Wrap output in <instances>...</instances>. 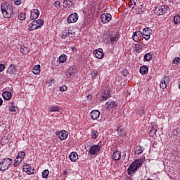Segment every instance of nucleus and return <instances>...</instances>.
<instances>
[{
	"label": "nucleus",
	"mask_w": 180,
	"mask_h": 180,
	"mask_svg": "<svg viewBox=\"0 0 180 180\" xmlns=\"http://www.w3.org/2000/svg\"><path fill=\"white\" fill-rule=\"evenodd\" d=\"M1 12L4 18H7L9 19L12 14L13 13V8L11 4L8 3H4L1 4Z\"/></svg>",
	"instance_id": "obj_1"
},
{
	"label": "nucleus",
	"mask_w": 180,
	"mask_h": 180,
	"mask_svg": "<svg viewBox=\"0 0 180 180\" xmlns=\"http://www.w3.org/2000/svg\"><path fill=\"white\" fill-rule=\"evenodd\" d=\"M141 165H143L141 160H136L127 169L128 175H134V174H136V171H137Z\"/></svg>",
	"instance_id": "obj_2"
},
{
	"label": "nucleus",
	"mask_w": 180,
	"mask_h": 180,
	"mask_svg": "<svg viewBox=\"0 0 180 180\" xmlns=\"http://www.w3.org/2000/svg\"><path fill=\"white\" fill-rule=\"evenodd\" d=\"M12 162V159L9 158H4L2 161H0V171H6L11 167Z\"/></svg>",
	"instance_id": "obj_3"
},
{
	"label": "nucleus",
	"mask_w": 180,
	"mask_h": 180,
	"mask_svg": "<svg viewBox=\"0 0 180 180\" xmlns=\"http://www.w3.org/2000/svg\"><path fill=\"white\" fill-rule=\"evenodd\" d=\"M166 11H168V6L165 5V6H158L155 9V13L158 16H160L161 15H164Z\"/></svg>",
	"instance_id": "obj_4"
},
{
	"label": "nucleus",
	"mask_w": 180,
	"mask_h": 180,
	"mask_svg": "<svg viewBox=\"0 0 180 180\" xmlns=\"http://www.w3.org/2000/svg\"><path fill=\"white\" fill-rule=\"evenodd\" d=\"M153 34V30L150 27L144 28L141 34L145 40H150V37Z\"/></svg>",
	"instance_id": "obj_5"
},
{
	"label": "nucleus",
	"mask_w": 180,
	"mask_h": 180,
	"mask_svg": "<svg viewBox=\"0 0 180 180\" xmlns=\"http://www.w3.org/2000/svg\"><path fill=\"white\" fill-rule=\"evenodd\" d=\"M100 150H101V146L99 145L90 146L89 149V154H90L91 155H96V154L99 153Z\"/></svg>",
	"instance_id": "obj_6"
},
{
	"label": "nucleus",
	"mask_w": 180,
	"mask_h": 180,
	"mask_svg": "<svg viewBox=\"0 0 180 180\" xmlns=\"http://www.w3.org/2000/svg\"><path fill=\"white\" fill-rule=\"evenodd\" d=\"M56 135L58 136L60 140L63 141L66 140L67 137H68V132L65 130H62L60 131H57Z\"/></svg>",
	"instance_id": "obj_7"
},
{
	"label": "nucleus",
	"mask_w": 180,
	"mask_h": 180,
	"mask_svg": "<svg viewBox=\"0 0 180 180\" xmlns=\"http://www.w3.org/2000/svg\"><path fill=\"white\" fill-rule=\"evenodd\" d=\"M75 34L74 32H70V30L68 28H65L62 31V35L61 37L62 39H66V37H72Z\"/></svg>",
	"instance_id": "obj_8"
},
{
	"label": "nucleus",
	"mask_w": 180,
	"mask_h": 180,
	"mask_svg": "<svg viewBox=\"0 0 180 180\" xmlns=\"http://www.w3.org/2000/svg\"><path fill=\"white\" fill-rule=\"evenodd\" d=\"M111 19H112V15L109 13H106V14L103 13L101 16V21L102 22V23H109Z\"/></svg>",
	"instance_id": "obj_9"
},
{
	"label": "nucleus",
	"mask_w": 180,
	"mask_h": 180,
	"mask_svg": "<svg viewBox=\"0 0 180 180\" xmlns=\"http://www.w3.org/2000/svg\"><path fill=\"white\" fill-rule=\"evenodd\" d=\"M22 171H24V172H26L27 175H32V174H34V169L32 168V166H30V165H24Z\"/></svg>",
	"instance_id": "obj_10"
},
{
	"label": "nucleus",
	"mask_w": 180,
	"mask_h": 180,
	"mask_svg": "<svg viewBox=\"0 0 180 180\" xmlns=\"http://www.w3.org/2000/svg\"><path fill=\"white\" fill-rule=\"evenodd\" d=\"M67 20L68 23H75L78 20V14L77 13L70 14L67 18Z\"/></svg>",
	"instance_id": "obj_11"
},
{
	"label": "nucleus",
	"mask_w": 180,
	"mask_h": 180,
	"mask_svg": "<svg viewBox=\"0 0 180 180\" xmlns=\"http://www.w3.org/2000/svg\"><path fill=\"white\" fill-rule=\"evenodd\" d=\"M94 54L96 58L98 60H102L105 54L103 53V49H98L94 51Z\"/></svg>",
	"instance_id": "obj_12"
},
{
	"label": "nucleus",
	"mask_w": 180,
	"mask_h": 180,
	"mask_svg": "<svg viewBox=\"0 0 180 180\" xmlns=\"http://www.w3.org/2000/svg\"><path fill=\"white\" fill-rule=\"evenodd\" d=\"M169 84V77L165 76L162 79L160 86L162 89H165L167 88V85Z\"/></svg>",
	"instance_id": "obj_13"
},
{
	"label": "nucleus",
	"mask_w": 180,
	"mask_h": 180,
	"mask_svg": "<svg viewBox=\"0 0 180 180\" xmlns=\"http://www.w3.org/2000/svg\"><path fill=\"white\" fill-rule=\"evenodd\" d=\"M40 15V11H39L38 9H33L31 11V14H30V19L32 20H34L39 18Z\"/></svg>",
	"instance_id": "obj_14"
},
{
	"label": "nucleus",
	"mask_w": 180,
	"mask_h": 180,
	"mask_svg": "<svg viewBox=\"0 0 180 180\" xmlns=\"http://www.w3.org/2000/svg\"><path fill=\"white\" fill-rule=\"evenodd\" d=\"M90 115L92 120H98L99 116H101V112L98 110H94L91 112Z\"/></svg>",
	"instance_id": "obj_15"
},
{
	"label": "nucleus",
	"mask_w": 180,
	"mask_h": 180,
	"mask_svg": "<svg viewBox=\"0 0 180 180\" xmlns=\"http://www.w3.org/2000/svg\"><path fill=\"white\" fill-rule=\"evenodd\" d=\"M7 73L11 77H15L16 75V68L15 65H11L7 70Z\"/></svg>",
	"instance_id": "obj_16"
},
{
	"label": "nucleus",
	"mask_w": 180,
	"mask_h": 180,
	"mask_svg": "<svg viewBox=\"0 0 180 180\" xmlns=\"http://www.w3.org/2000/svg\"><path fill=\"white\" fill-rule=\"evenodd\" d=\"M120 158H122V153L119 150L114 151L112 155V159L115 160V161H119Z\"/></svg>",
	"instance_id": "obj_17"
},
{
	"label": "nucleus",
	"mask_w": 180,
	"mask_h": 180,
	"mask_svg": "<svg viewBox=\"0 0 180 180\" xmlns=\"http://www.w3.org/2000/svg\"><path fill=\"white\" fill-rule=\"evenodd\" d=\"M157 130H158V127L156 124H153L151 129L149 131V136L154 137V136L157 134Z\"/></svg>",
	"instance_id": "obj_18"
},
{
	"label": "nucleus",
	"mask_w": 180,
	"mask_h": 180,
	"mask_svg": "<svg viewBox=\"0 0 180 180\" xmlns=\"http://www.w3.org/2000/svg\"><path fill=\"white\" fill-rule=\"evenodd\" d=\"M106 109H113V108H117V103L115 101H108L105 104Z\"/></svg>",
	"instance_id": "obj_19"
},
{
	"label": "nucleus",
	"mask_w": 180,
	"mask_h": 180,
	"mask_svg": "<svg viewBox=\"0 0 180 180\" xmlns=\"http://www.w3.org/2000/svg\"><path fill=\"white\" fill-rule=\"evenodd\" d=\"M69 158L70 161L75 162V161L78 160V153H77V152H72L69 155Z\"/></svg>",
	"instance_id": "obj_20"
},
{
	"label": "nucleus",
	"mask_w": 180,
	"mask_h": 180,
	"mask_svg": "<svg viewBox=\"0 0 180 180\" xmlns=\"http://www.w3.org/2000/svg\"><path fill=\"white\" fill-rule=\"evenodd\" d=\"M117 131L121 137H124V136L126 135V129H124L122 126L117 127Z\"/></svg>",
	"instance_id": "obj_21"
},
{
	"label": "nucleus",
	"mask_w": 180,
	"mask_h": 180,
	"mask_svg": "<svg viewBox=\"0 0 180 180\" xmlns=\"http://www.w3.org/2000/svg\"><path fill=\"white\" fill-rule=\"evenodd\" d=\"M2 95L5 101H9L12 98V93L10 91H4L3 92Z\"/></svg>",
	"instance_id": "obj_22"
},
{
	"label": "nucleus",
	"mask_w": 180,
	"mask_h": 180,
	"mask_svg": "<svg viewBox=\"0 0 180 180\" xmlns=\"http://www.w3.org/2000/svg\"><path fill=\"white\" fill-rule=\"evenodd\" d=\"M29 29L30 31L32 30H36V29H39V26H37V22H36L34 20L32 21L30 25H29Z\"/></svg>",
	"instance_id": "obj_23"
},
{
	"label": "nucleus",
	"mask_w": 180,
	"mask_h": 180,
	"mask_svg": "<svg viewBox=\"0 0 180 180\" xmlns=\"http://www.w3.org/2000/svg\"><path fill=\"white\" fill-rule=\"evenodd\" d=\"M72 6V1H71V0H65L63 1V8L70 9Z\"/></svg>",
	"instance_id": "obj_24"
},
{
	"label": "nucleus",
	"mask_w": 180,
	"mask_h": 180,
	"mask_svg": "<svg viewBox=\"0 0 180 180\" xmlns=\"http://www.w3.org/2000/svg\"><path fill=\"white\" fill-rule=\"evenodd\" d=\"M32 72L35 75H39L40 74V65H37L33 67Z\"/></svg>",
	"instance_id": "obj_25"
},
{
	"label": "nucleus",
	"mask_w": 180,
	"mask_h": 180,
	"mask_svg": "<svg viewBox=\"0 0 180 180\" xmlns=\"http://www.w3.org/2000/svg\"><path fill=\"white\" fill-rule=\"evenodd\" d=\"M91 136L93 140H96L99 136V132L96 130H92L91 132Z\"/></svg>",
	"instance_id": "obj_26"
},
{
	"label": "nucleus",
	"mask_w": 180,
	"mask_h": 180,
	"mask_svg": "<svg viewBox=\"0 0 180 180\" xmlns=\"http://www.w3.org/2000/svg\"><path fill=\"white\" fill-rule=\"evenodd\" d=\"M143 151H144V148L141 147V146H139L135 148L134 153L135 154L139 155V154H141Z\"/></svg>",
	"instance_id": "obj_27"
},
{
	"label": "nucleus",
	"mask_w": 180,
	"mask_h": 180,
	"mask_svg": "<svg viewBox=\"0 0 180 180\" xmlns=\"http://www.w3.org/2000/svg\"><path fill=\"white\" fill-rule=\"evenodd\" d=\"M139 71H140L141 74L146 75V74H147V72H148V68L146 65L141 66L140 68Z\"/></svg>",
	"instance_id": "obj_28"
},
{
	"label": "nucleus",
	"mask_w": 180,
	"mask_h": 180,
	"mask_svg": "<svg viewBox=\"0 0 180 180\" xmlns=\"http://www.w3.org/2000/svg\"><path fill=\"white\" fill-rule=\"evenodd\" d=\"M117 40H119V34L116 33L113 37H110V41L112 43V44H113V43H117Z\"/></svg>",
	"instance_id": "obj_29"
},
{
	"label": "nucleus",
	"mask_w": 180,
	"mask_h": 180,
	"mask_svg": "<svg viewBox=\"0 0 180 180\" xmlns=\"http://www.w3.org/2000/svg\"><path fill=\"white\" fill-rule=\"evenodd\" d=\"M110 97V91H104L103 95L102 96V101H106Z\"/></svg>",
	"instance_id": "obj_30"
},
{
	"label": "nucleus",
	"mask_w": 180,
	"mask_h": 180,
	"mask_svg": "<svg viewBox=\"0 0 180 180\" xmlns=\"http://www.w3.org/2000/svg\"><path fill=\"white\" fill-rule=\"evenodd\" d=\"M25 157H26V153L22 151L17 155L16 160H19V158L21 160H24Z\"/></svg>",
	"instance_id": "obj_31"
},
{
	"label": "nucleus",
	"mask_w": 180,
	"mask_h": 180,
	"mask_svg": "<svg viewBox=\"0 0 180 180\" xmlns=\"http://www.w3.org/2000/svg\"><path fill=\"white\" fill-rule=\"evenodd\" d=\"M34 21L37 22V26H38V29H39V27H41V26L44 25V21L41 19H39L37 20H34Z\"/></svg>",
	"instance_id": "obj_32"
},
{
	"label": "nucleus",
	"mask_w": 180,
	"mask_h": 180,
	"mask_svg": "<svg viewBox=\"0 0 180 180\" xmlns=\"http://www.w3.org/2000/svg\"><path fill=\"white\" fill-rule=\"evenodd\" d=\"M18 18L19 20H25V19H26V14L25 13H19Z\"/></svg>",
	"instance_id": "obj_33"
},
{
	"label": "nucleus",
	"mask_w": 180,
	"mask_h": 180,
	"mask_svg": "<svg viewBox=\"0 0 180 180\" xmlns=\"http://www.w3.org/2000/svg\"><path fill=\"white\" fill-rule=\"evenodd\" d=\"M58 60H59V63H65V61H67V56H65V55H61L60 57H59V58H58Z\"/></svg>",
	"instance_id": "obj_34"
},
{
	"label": "nucleus",
	"mask_w": 180,
	"mask_h": 180,
	"mask_svg": "<svg viewBox=\"0 0 180 180\" xmlns=\"http://www.w3.org/2000/svg\"><path fill=\"white\" fill-rule=\"evenodd\" d=\"M23 161V159H20V158H18V159H15L14 160V167H19V165H20V163Z\"/></svg>",
	"instance_id": "obj_35"
},
{
	"label": "nucleus",
	"mask_w": 180,
	"mask_h": 180,
	"mask_svg": "<svg viewBox=\"0 0 180 180\" xmlns=\"http://www.w3.org/2000/svg\"><path fill=\"white\" fill-rule=\"evenodd\" d=\"M60 108H58V106L57 105L50 107V108L49 109V112H58Z\"/></svg>",
	"instance_id": "obj_36"
},
{
	"label": "nucleus",
	"mask_w": 180,
	"mask_h": 180,
	"mask_svg": "<svg viewBox=\"0 0 180 180\" xmlns=\"http://www.w3.org/2000/svg\"><path fill=\"white\" fill-rule=\"evenodd\" d=\"M152 57H153V55L150 53H148L144 56V60L150 61V60H151Z\"/></svg>",
	"instance_id": "obj_37"
},
{
	"label": "nucleus",
	"mask_w": 180,
	"mask_h": 180,
	"mask_svg": "<svg viewBox=\"0 0 180 180\" xmlns=\"http://www.w3.org/2000/svg\"><path fill=\"white\" fill-rule=\"evenodd\" d=\"M174 23L175 25H178L179 23H180V16H179V15H174Z\"/></svg>",
	"instance_id": "obj_38"
},
{
	"label": "nucleus",
	"mask_w": 180,
	"mask_h": 180,
	"mask_svg": "<svg viewBox=\"0 0 180 180\" xmlns=\"http://www.w3.org/2000/svg\"><path fill=\"white\" fill-rule=\"evenodd\" d=\"M72 75H74V72L72 71V70L68 69V70L66 71V77H67L68 78H70V77H72Z\"/></svg>",
	"instance_id": "obj_39"
},
{
	"label": "nucleus",
	"mask_w": 180,
	"mask_h": 180,
	"mask_svg": "<svg viewBox=\"0 0 180 180\" xmlns=\"http://www.w3.org/2000/svg\"><path fill=\"white\" fill-rule=\"evenodd\" d=\"M145 11V8L143 7L138 8V9L136 11V15H141Z\"/></svg>",
	"instance_id": "obj_40"
},
{
	"label": "nucleus",
	"mask_w": 180,
	"mask_h": 180,
	"mask_svg": "<svg viewBox=\"0 0 180 180\" xmlns=\"http://www.w3.org/2000/svg\"><path fill=\"white\" fill-rule=\"evenodd\" d=\"M49 174H50V172H49V169H45L42 172V178H47L49 176Z\"/></svg>",
	"instance_id": "obj_41"
},
{
	"label": "nucleus",
	"mask_w": 180,
	"mask_h": 180,
	"mask_svg": "<svg viewBox=\"0 0 180 180\" xmlns=\"http://www.w3.org/2000/svg\"><path fill=\"white\" fill-rule=\"evenodd\" d=\"M135 50L139 53V51L141 50V45L139 44H135Z\"/></svg>",
	"instance_id": "obj_42"
},
{
	"label": "nucleus",
	"mask_w": 180,
	"mask_h": 180,
	"mask_svg": "<svg viewBox=\"0 0 180 180\" xmlns=\"http://www.w3.org/2000/svg\"><path fill=\"white\" fill-rule=\"evenodd\" d=\"M10 112H16L18 110V107L15 105H11L9 107Z\"/></svg>",
	"instance_id": "obj_43"
},
{
	"label": "nucleus",
	"mask_w": 180,
	"mask_h": 180,
	"mask_svg": "<svg viewBox=\"0 0 180 180\" xmlns=\"http://www.w3.org/2000/svg\"><path fill=\"white\" fill-rule=\"evenodd\" d=\"M172 63H173L174 64H179V63H180V58H179V57H176V58L173 60Z\"/></svg>",
	"instance_id": "obj_44"
},
{
	"label": "nucleus",
	"mask_w": 180,
	"mask_h": 180,
	"mask_svg": "<svg viewBox=\"0 0 180 180\" xmlns=\"http://www.w3.org/2000/svg\"><path fill=\"white\" fill-rule=\"evenodd\" d=\"M91 77L95 79L98 77V71H93L91 73Z\"/></svg>",
	"instance_id": "obj_45"
},
{
	"label": "nucleus",
	"mask_w": 180,
	"mask_h": 180,
	"mask_svg": "<svg viewBox=\"0 0 180 180\" xmlns=\"http://www.w3.org/2000/svg\"><path fill=\"white\" fill-rule=\"evenodd\" d=\"M59 89H60V92H64V91H67V87L65 85H63L59 87Z\"/></svg>",
	"instance_id": "obj_46"
},
{
	"label": "nucleus",
	"mask_w": 180,
	"mask_h": 180,
	"mask_svg": "<svg viewBox=\"0 0 180 180\" xmlns=\"http://www.w3.org/2000/svg\"><path fill=\"white\" fill-rule=\"evenodd\" d=\"M15 5H20L22 4V0H13Z\"/></svg>",
	"instance_id": "obj_47"
},
{
	"label": "nucleus",
	"mask_w": 180,
	"mask_h": 180,
	"mask_svg": "<svg viewBox=\"0 0 180 180\" xmlns=\"http://www.w3.org/2000/svg\"><path fill=\"white\" fill-rule=\"evenodd\" d=\"M133 36H136L137 37H139V36H141V32L140 31L135 32H134Z\"/></svg>",
	"instance_id": "obj_48"
},
{
	"label": "nucleus",
	"mask_w": 180,
	"mask_h": 180,
	"mask_svg": "<svg viewBox=\"0 0 180 180\" xmlns=\"http://www.w3.org/2000/svg\"><path fill=\"white\" fill-rule=\"evenodd\" d=\"M5 70V65L0 64V72H2Z\"/></svg>",
	"instance_id": "obj_49"
},
{
	"label": "nucleus",
	"mask_w": 180,
	"mask_h": 180,
	"mask_svg": "<svg viewBox=\"0 0 180 180\" xmlns=\"http://www.w3.org/2000/svg\"><path fill=\"white\" fill-rule=\"evenodd\" d=\"M55 8H60V1H57L54 4Z\"/></svg>",
	"instance_id": "obj_50"
},
{
	"label": "nucleus",
	"mask_w": 180,
	"mask_h": 180,
	"mask_svg": "<svg viewBox=\"0 0 180 180\" xmlns=\"http://www.w3.org/2000/svg\"><path fill=\"white\" fill-rule=\"evenodd\" d=\"M132 39H133V40H134V41H138V40H139V37L132 35Z\"/></svg>",
	"instance_id": "obj_51"
},
{
	"label": "nucleus",
	"mask_w": 180,
	"mask_h": 180,
	"mask_svg": "<svg viewBox=\"0 0 180 180\" xmlns=\"http://www.w3.org/2000/svg\"><path fill=\"white\" fill-rule=\"evenodd\" d=\"M20 53H22V54H27V51H25V49L21 48Z\"/></svg>",
	"instance_id": "obj_52"
},
{
	"label": "nucleus",
	"mask_w": 180,
	"mask_h": 180,
	"mask_svg": "<svg viewBox=\"0 0 180 180\" xmlns=\"http://www.w3.org/2000/svg\"><path fill=\"white\" fill-rule=\"evenodd\" d=\"M139 115H144V110L141 109L138 111Z\"/></svg>",
	"instance_id": "obj_53"
},
{
	"label": "nucleus",
	"mask_w": 180,
	"mask_h": 180,
	"mask_svg": "<svg viewBox=\"0 0 180 180\" xmlns=\"http://www.w3.org/2000/svg\"><path fill=\"white\" fill-rule=\"evenodd\" d=\"M134 6H136V1H134V4L129 6V8L134 9Z\"/></svg>",
	"instance_id": "obj_54"
},
{
	"label": "nucleus",
	"mask_w": 180,
	"mask_h": 180,
	"mask_svg": "<svg viewBox=\"0 0 180 180\" xmlns=\"http://www.w3.org/2000/svg\"><path fill=\"white\" fill-rule=\"evenodd\" d=\"M130 94H131L130 90H127V91H126V96H130Z\"/></svg>",
	"instance_id": "obj_55"
},
{
	"label": "nucleus",
	"mask_w": 180,
	"mask_h": 180,
	"mask_svg": "<svg viewBox=\"0 0 180 180\" xmlns=\"http://www.w3.org/2000/svg\"><path fill=\"white\" fill-rule=\"evenodd\" d=\"M3 103H4V100H2V98H0V106H2Z\"/></svg>",
	"instance_id": "obj_56"
},
{
	"label": "nucleus",
	"mask_w": 180,
	"mask_h": 180,
	"mask_svg": "<svg viewBox=\"0 0 180 180\" xmlns=\"http://www.w3.org/2000/svg\"><path fill=\"white\" fill-rule=\"evenodd\" d=\"M50 82H52L53 84H54V82H56V80L54 79H49Z\"/></svg>",
	"instance_id": "obj_57"
},
{
	"label": "nucleus",
	"mask_w": 180,
	"mask_h": 180,
	"mask_svg": "<svg viewBox=\"0 0 180 180\" xmlns=\"http://www.w3.org/2000/svg\"><path fill=\"white\" fill-rule=\"evenodd\" d=\"M53 84H54V83H52V82H51V83H46V84L48 85V86H53Z\"/></svg>",
	"instance_id": "obj_58"
},
{
	"label": "nucleus",
	"mask_w": 180,
	"mask_h": 180,
	"mask_svg": "<svg viewBox=\"0 0 180 180\" xmlns=\"http://www.w3.org/2000/svg\"><path fill=\"white\" fill-rule=\"evenodd\" d=\"M122 158H123V160H126V153H123Z\"/></svg>",
	"instance_id": "obj_59"
},
{
	"label": "nucleus",
	"mask_w": 180,
	"mask_h": 180,
	"mask_svg": "<svg viewBox=\"0 0 180 180\" xmlns=\"http://www.w3.org/2000/svg\"><path fill=\"white\" fill-rule=\"evenodd\" d=\"M63 175H68V172H67V170L63 171Z\"/></svg>",
	"instance_id": "obj_60"
},
{
	"label": "nucleus",
	"mask_w": 180,
	"mask_h": 180,
	"mask_svg": "<svg viewBox=\"0 0 180 180\" xmlns=\"http://www.w3.org/2000/svg\"><path fill=\"white\" fill-rule=\"evenodd\" d=\"M87 98H88V99H92V96H91V95H89V96H87Z\"/></svg>",
	"instance_id": "obj_61"
},
{
	"label": "nucleus",
	"mask_w": 180,
	"mask_h": 180,
	"mask_svg": "<svg viewBox=\"0 0 180 180\" xmlns=\"http://www.w3.org/2000/svg\"><path fill=\"white\" fill-rule=\"evenodd\" d=\"M125 180H131V178H130V177H127Z\"/></svg>",
	"instance_id": "obj_62"
}]
</instances>
